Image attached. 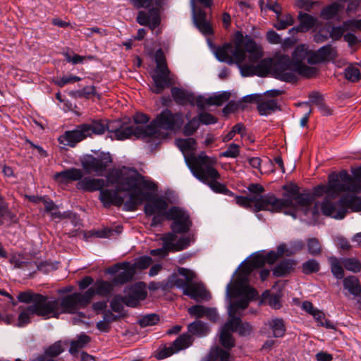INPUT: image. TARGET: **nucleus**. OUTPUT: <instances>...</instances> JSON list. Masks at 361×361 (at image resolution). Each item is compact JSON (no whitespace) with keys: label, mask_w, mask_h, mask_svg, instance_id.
<instances>
[{"label":"nucleus","mask_w":361,"mask_h":361,"mask_svg":"<svg viewBox=\"0 0 361 361\" xmlns=\"http://www.w3.org/2000/svg\"><path fill=\"white\" fill-rule=\"evenodd\" d=\"M283 197L278 198L273 194L261 195L259 197L250 196H235V202L247 209L257 212L265 210L271 212H283L296 218L297 213L301 212L305 216H311L312 220L316 216V188L312 192L307 190L300 191V187L293 183L283 185Z\"/></svg>","instance_id":"1"},{"label":"nucleus","mask_w":361,"mask_h":361,"mask_svg":"<svg viewBox=\"0 0 361 361\" xmlns=\"http://www.w3.org/2000/svg\"><path fill=\"white\" fill-rule=\"evenodd\" d=\"M215 55L220 61L238 64L243 77H266L273 71V59L259 61L263 56L261 47L250 36H243L240 32H236L233 44L226 43L217 47Z\"/></svg>","instance_id":"2"},{"label":"nucleus","mask_w":361,"mask_h":361,"mask_svg":"<svg viewBox=\"0 0 361 361\" xmlns=\"http://www.w3.org/2000/svg\"><path fill=\"white\" fill-rule=\"evenodd\" d=\"M185 161L193 176L200 181L207 183L215 192L231 195L226 185L219 183L220 174L214 168L217 159L207 156L204 152L196 155L194 153L185 157Z\"/></svg>","instance_id":"3"},{"label":"nucleus","mask_w":361,"mask_h":361,"mask_svg":"<svg viewBox=\"0 0 361 361\" xmlns=\"http://www.w3.org/2000/svg\"><path fill=\"white\" fill-rule=\"evenodd\" d=\"M106 178L109 185H115L118 191L130 192V194L141 190L138 186L150 191L157 190V185L154 181L142 176L132 174L126 168L112 169L108 173Z\"/></svg>","instance_id":"4"},{"label":"nucleus","mask_w":361,"mask_h":361,"mask_svg":"<svg viewBox=\"0 0 361 361\" xmlns=\"http://www.w3.org/2000/svg\"><path fill=\"white\" fill-rule=\"evenodd\" d=\"M144 201L147 203L144 207V212L146 216H152L157 213L167 212L169 204L164 197L152 196L149 192L142 190L129 194V200L124 204V209L128 212H134L138 205Z\"/></svg>","instance_id":"5"},{"label":"nucleus","mask_w":361,"mask_h":361,"mask_svg":"<svg viewBox=\"0 0 361 361\" xmlns=\"http://www.w3.org/2000/svg\"><path fill=\"white\" fill-rule=\"evenodd\" d=\"M154 130L152 126H135L130 122L115 120L109 121L108 132L111 140H124L133 136L137 139L150 137Z\"/></svg>","instance_id":"6"},{"label":"nucleus","mask_w":361,"mask_h":361,"mask_svg":"<svg viewBox=\"0 0 361 361\" xmlns=\"http://www.w3.org/2000/svg\"><path fill=\"white\" fill-rule=\"evenodd\" d=\"M292 59L295 64V72L299 75L310 78L316 73V68L305 64L307 61L310 65L316 64V51L310 49L305 44L295 47L292 54Z\"/></svg>","instance_id":"7"},{"label":"nucleus","mask_w":361,"mask_h":361,"mask_svg":"<svg viewBox=\"0 0 361 361\" xmlns=\"http://www.w3.org/2000/svg\"><path fill=\"white\" fill-rule=\"evenodd\" d=\"M155 61L157 64L156 73L152 75L154 82L153 92L160 94L172 83L171 79L169 77L170 71L167 67L166 57L161 49L157 50Z\"/></svg>","instance_id":"8"},{"label":"nucleus","mask_w":361,"mask_h":361,"mask_svg":"<svg viewBox=\"0 0 361 361\" xmlns=\"http://www.w3.org/2000/svg\"><path fill=\"white\" fill-rule=\"evenodd\" d=\"M93 298V291L88 289L84 293H74L59 299V312L74 314L79 309L85 308Z\"/></svg>","instance_id":"9"},{"label":"nucleus","mask_w":361,"mask_h":361,"mask_svg":"<svg viewBox=\"0 0 361 361\" xmlns=\"http://www.w3.org/2000/svg\"><path fill=\"white\" fill-rule=\"evenodd\" d=\"M183 123V116L181 113L173 114L171 110L166 109L163 110L157 118L147 126H152L154 128V133L152 137L155 136L159 128L166 130H173L179 128Z\"/></svg>","instance_id":"10"},{"label":"nucleus","mask_w":361,"mask_h":361,"mask_svg":"<svg viewBox=\"0 0 361 361\" xmlns=\"http://www.w3.org/2000/svg\"><path fill=\"white\" fill-rule=\"evenodd\" d=\"M273 72L275 77L282 81L292 83L298 81L295 64L288 55H281L273 60Z\"/></svg>","instance_id":"11"},{"label":"nucleus","mask_w":361,"mask_h":361,"mask_svg":"<svg viewBox=\"0 0 361 361\" xmlns=\"http://www.w3.org/2000/svg\"><path fill=\"white\" fill-rule=\"evenodd\" d=\"M167 220L173 221L171 229L173 233L179 234L188 232L192 226V221L189 214L184 209L173 206L165 212Z\"/></svg>","instance_id":"12"},{"label":"nucleus","mask_w":361,"mask_h":361,"mask_svg":"<svg viewBox=\"0 0 361 361\" xmlns=\"http://www.w3.org/2000/svg\"><path fill=\"white\" fill-rule=\"evenodd\" d=\"M29 311L35 315L49 318L51 314L59 312V299L49 300L47 296L39 294L35 303L29 306Z\"/></svg>","instance_id":"13"},{"label":"nucleus","mask_w":361,"mask_h":361,"mask_svg":"<svg viewBox=\"0 0 361 361\" xmlns=\"http://www.w3.org/2000/svg\"><path fill=\"white\" fill-rule=\"evenodd\" d=\"M341 180L336 178H331L326 188L327 195L330 197L338 195L342 192H355L356 185L352 177L346 171H342L339 173Z\"/></svg>","instance_id":"14"},{"label":"nucleus","mask_w":361,"mask_h":361,"mask_svg":"<svg viewBox=\"0 0 361 361\" xmlns=\"http://www.w3.org/2000/svg\"><path fill=\"white\" fill-rule=\"evenodd\" d=\"M321 210L324 215L331 217L335 219L341 220L347 214L343 196L342 195L338 200H335L326 195L321 204Z\"/></svg>","instance_id":"15"},{"label":"nucleus","mask_w":361,"mask_h":361,"mask_svg":"<svg viewBox=\"0 0 361 361\" xmlns=\"http://www.w3.org/2000/svg\"><path fill=\"white\" fill-rule=\"evenodd\" d=\"M111 161L109 154H102L97 157L88 155L82 161V166L87 173L93 172L97 176H102Z\"/></svg>","instance_id":"16"},{"label":"nucleus","mask_w":361,"mask_h":361,"mask_svg":"<svg viewBox=\"0 0 361 361\" xmlns=\"http://www.w3.org/2000/svg\"><path fill=\"white\" fill-rule=\"evenodd\" d=\"M164 0H154L153 5L147 11L138 12L136 20L141 25H148L152 30L155 29L160 23L159 8L163 6Z\"/></svg>","instance_id":"17"},{"label":"nucleus","mask_w":361,"mask_h":361,"mask_svg":"<svg viewBox=\"0 0 361 361\" xmlns=\"http://www.w3.org/2000/svg\"><path fill=\"white\" fill-rule=\"evenodd\" d=\"M110 274H116L113 279L116 284H124L131 281L135 274V267L128 262L117 263L108 269Z\"/></svg>","instance_id":"18"},{"label":"nucleus","mask_w":361,"mask_h":361,"mask_svg":"<svg viewBox=\"0 0 361 361\" xmlns=\"http://www.w3.org/2000/svg\"><path fill=\"white\" fill-rule=\"evenodd\" d=\"M192 18L198 30L204 35H209L213 33L212 25L207 20V13L201 8L195 6V0L191 1Z\"/></svg>","instance_id":"19"},{"label":"nucleus","mask_w":361,"mask_h":361,"mask_svg":"<svg viewBox=\"0 0 361 361\" xmlns=\"http://www.w3.org/2000/svg\"><path fill=\"white\" fill-rule=\"evenodd\" d=\"M117 187L116 190L104 189V188L99 190V199L103 204L104 207H109L111 205L116 207H121L122 204L124 205L123 198L118 195Z\"/></svg>","instance_id":"20"},{"label":"nucleus","mask_w":361,"mask_h":361,"mask_svg":"<svg viewBox=\"0 0 361 361\" xmlns=\"http://www.w3.org/2000/svg\"><path fill=\"white\" fill-rule=\"evenodd\" d=\"M87 136L84 132L82 125H78L73 130L66 131L65 133L60 136L59 141L60 143H63L69 147H73L75 145L83 140L86 139Z\"/></svg>","instance_id":"21"},{"label":"nucleus","mask_w":361,"mask_h":361,"mask_svg":"<svg viewBox=\"0 0 361 361\" xmlns=\"http://www.w3.org/2000/svg\"><path fill=\"white\" fill-rule=\"evenodd\" d=\"M109 121L104 119H92L89 123H82L84 132L87 137L103 135L109 130Z\"/></svg>","instance_id":"22"},{"label":"nucleus","mask_w":361,"mask_h":361,"mask_svg":"<svg viewBox=\"0 0 361 361\" xmlns=\"http://www.w3.org/2000/svg\"><path fill=\"white\" fill-rule=\"evenodd\" d=\"M77 188L87 192L100 190V189L109 185L107 179L92 178L85 177L78 180Z\"/></svg>","instance_id":"23"},{"label":"nucleus","mask_w":361,"mask_h":361,"mask_svg":"<svg viewBox=\"0 0 361 361\" xmlns=\"http://www.w3.org/2000/svg\"><path fill=\"white\" fill-rule=\"evenodd\" d=\"M231 97V94L228 92H224L219 94L209 97L208 98L204 97L202 95H198L197 101V106L201 109H204L205 106L216 105L221 106L224 103L227 102Z\"/></svg>","instance_id":"24"},{"label":"nucleus","mask_w":361,"mask_h":361,"mask_svg":"<svg viewBox=\"0 0 361 361\" xmlns=\"http://www.w3.org/2000/svg\"><path fill=\"white\" fill-rule=\"evenodd\" d=\"M171 95L174 101L180 105L185 106L190 104L191 106L195 104L197 106L198 96H195L192 92L178 87H173L171 89Z\"/></svg>","instance_id":"25"},{"label":"nucleus","mask_w":361,"mask_h":361,"mask_svg":"<svg viewBox=\"0 0 361 361\" xmlns=\"http://www.w3.org/2000/svg\"><path fill=\"white\" fill-rule=\"evenodd\" d=\"M184 295L189 296L190 298L199 300H208L210 297L209 293L206 290L202 283L190 282L189 286L184 290Z\"/></svg>","instance_id":"26"},{"label":"nucleus","mask_w":361,"mask_h":361,"mask_svg":"<svg viewBox=\"0 0 361 361\" xmlns=\"http://www.w3.org/2000/svg\"><path fill=\"white\" fill-rule=\"evenodd\" d=\"M226 327L230 328L233 332H238L243 336L250 335L252 331V328L249 323H243L240 318L237 317H230L226 322Z\"/></svg>","instance_id":"27"},{"label":"nucleus","mask_w":361,"mask_h":361,"mask_svg":"<svg viewBox=\"0 0 361 361\" xmlns=\"http://www.w3.org/2000/svg\"><path fill=\"white\" fill-rule=\"evenodd\" d=\"M82 177L83 173L82 170L76 168H71L56 173L54 175L55 180L62 183L77 181L80 180Z\"/></svg>","instance_id":"28"},{"label":"nucleus","mask_w":361,"mask_h":361,"mask_svg":"<svg viewBox=\"0 0 361 361\" xmlns=\"http://www.w3.org/2000/svg\"><path fill=\"white\" fill-rule=\"evenodd\" d=\"M254 269V267L249 260L243 262L240 265L239 275L235 279L233 284H232V288L236 290L237 286H243V285L247 283L248 276Z\"/></svg>","instance_id":"29"},{"label":"nucleus","mask_w":361,"mask_h":361,"mask_svg":"<svg viewBox=\"0 0 361 361\" xmlns=\"http://www.w3.org/2000/svg\"><path fill=\"white\" fill-rule=\"evenodd\" d=\"M227 293L230 297H234L238 295H245L249 301L255 299L257 295V291L254 288L245 283L243 286H237L236 290L232 288V285L229 284L227 287Z\"/></svg>","instance_id":"30"},{"label":"nucleus","mask_w":361,"mask_h":361,"mask_svg":"<svg viewBox=\"0 0 361 361\" xmlns=\"http://www.w3.org/2000/svg\"><path fill=\"white\" fill-rule=\"evenodd\" d=\"M178 272L180 276H183L185 279L176 278L174 280L173 283L176 287L183 289V290L184 291L185 289H186L187 287L189 286L190 282H192V280L195 278V274L191 270L183 267L179 268Z\"/></svg>","instance_id":"31"},{"label":"nucleus","mask_w":361,"mask_h":361,"mask_svg":"<svg viewBox=\"0 0 361 361\" xmlns=\"http://www.w3.org/2000/svg\"><path fill=\"white\" fill-rule=\"evenodd\" d=\"M18 221L15 214L8 207L6 202H0V226L4 224H13Z\"/></svg>","instance_id":"32"},{"label":"nucleus","mask_w":361,"mask_h":361,"mask_svg":"<svg viewBox=\"0 0 361 361\" xmlns=\"http://www.w3.org/2000/svg\"><path fill=\"white\" fill-rule=\"evenodd\" d=\"M298 20H300V24L294 28L297 32H307L316 24V18L306 13L300 12Z\"/></svg>","instance_id":"33"},{"label":"nucleus","mask_w":361,"mask_h":361,"mask_svg":"<svg viewBox=\"0 0 361 361\" xmlns=\"http://www.w3.org/2000/svg\"><path fill=\"white\" fill-rule=\"evenodd\" d=\"M279 109L275 99L262 100L257 103V110L261 116H267Z\"/></svg>","instance_id":"34"},{"label":"nucleus","mask_w":361,"mask_h":361,"mask_svg":"<svg viewBox=\"0 0 361 361\" xmlns=\"http://www.w3.org/2000/svg\"><path fill=\"white\" fill-rule=\"evenodd\" d=\"M90 341V336L85 333L80 334L75 339L71 341L69 353L73 355H75L80 349L85 348Z\"/></svg>","instance_id":"35"},{"label":"nucleus","mask_w":361,"mask_h":361,"mask_svg":"<svg viewBox=\"0 0 361 361\" xmlns=\"http://www.w3.org/2000/svg\"><path fill=\"white\" fill-rule=\"evenodd\" d=\"M272 331V336L275 338L283 337L286 332L284 322L282 319L274 318L269 320L266 324Z\"/></svg>","instance_id":"36"},{"label":"nucleus","mask_w":361,"mask_h":361,"mask_svg":"<svg viewBox=\"0 0 361 361\" xmlns=\"http://www.w3.org/2000/svg\"><path fill=\"white\" fill-rule=\"evenodd\" d=\"M336 57V50L331 44L323 46L317 49V63L330 61Z\"/></svg>","instance_id":"37"},{"label":"nucleus","mask_w":361,"mask_h":361,"mask_svg":"<svg viewBox=\"0 0 361 361\" xmlns=\"http://www.w3.org/2000/svg\"><path fill=\"white\" fill-rule=\"evenodd\" d=\"M295 262L291 259H284L273 269V274L276 277L285 276L293 270Z\"/></svg>","instance_id":"38"},{"label":"nucleus","mask_w":361,"mask_h":361,"mask_svg":"<svg viewBox=\"0 0 361 361\" xmlns=\"http://www.w3.org/2000/svg\"><path fill=\"white\" fill-rule=\"evenodd\" d=\"M93 291V297L97 294L100 296H108L113 290V286L109 281L99 280L97 281L94 286L90 288Z\"/></svg>","instance_id":"39"},{"label":"nucleus","mask_w":361,"mask_h":361,"mask_svg":"<svg viewBox=\"0 0 361 361\" xmlns=\"http://www.w3.org/2000/svg\"><path fill=\"white\" fill-rule=\"evenodd\" d=\"M343 286L353 295L357 296L361 293L359 279L355 276H349L344 278Z\"/></svg>","instance_id":"40"},{"label":"nucleus","mask_w":361,"mask_h":361,"mask_svg":"<svg viewBox=\"0 0 361 361\" xmlns=\"http://www.w3.org/2000/svg\"><path fill=\"white\" fill-rule=\"evenodd\" d=\"M343 196L347 213L348 210L353 212H361V197L349 194L343 195Z\"/></svg>","instance_id":"41"},{"label":"nucleus","mask_w":361,"mask_h":361,"mask_svg":"<svg viewBox=\"0 0 361 361\" xmlns=\"http://www.w3.org/2000/svg\"><path fill=\"white\" fill-rule=\"evenodd\" d=\"M329 262L330 263V268L332 274L337 279H342L344 278L345 273L344 269L343 268V265L342 264V258L338 259L336 257H330L329 258Z\"/></svg>","instance_id":"42"},{"label":"nucleus","mask_w":361,"mask_h":361,"mask_svg":"<svg viewBox=\"0 0 361 361\" xmlns=\"http://www.w3.org/2000/svg\"><path fill=\"white\" fill-rule=\"evenodd\" d=\"M188 331L191 336H204L209 332V329L204 322L197 320L188 324Z\"/></svg>","instance_id":"43"},{"label":"nucleus","mask_w":361,"mask_h":361,"mask_svg":"<svg viewBox=\"0 0 361 361\" xmlns=\"http://www.w3.org/2000/svg\"><path fill=\"white\" fill-rule=\"evenodd\" d=\"M193 343L192 336L189 334H183L180 335L172 343L176 352L185 349L190 346Z\"/></svg>","instance_id":"44"},{"label":"nucleus","mask_w":361,"mask_h":361,"mask_svg":"<svg viewBox=\"0 0 361 361\" xmlns=\"http://www.w3.org/2000/svg\"><path fill=\"white\" fill-rule=\"evenodd\" d=\"M229 331H231V329L226 327V322L221 329L219 338L221 344L228 350L231 349L235 345L234 338Z\"/></svg>","instance_id":"45"},{"label":"nucleus","mask_w":361,"mask_h":361,"mask_svg":"<svg viewBox=\"0 0 361 361\" xmlns=\"http://www.w3.org/2000/svg\"><path fill=\"white\" fill-rule=\"evenodd\" d=\"M64 350L65 348L63 347V342L61 341H58L46 348L42 355L46 357L55 359L64 352Z\"/></svg>","instance_id":"46"},{"label":"nucleus","mask_w":361,"mask_h":361,"mask_svg":"<svg viewBox=\"0 0 361 361\" xmlns=\"http://www.w3.org/2000/svg\"><path fill=\"white\" fill-rule=\"evenodd\" d=\"M342 264L346 270L353 273H358L361 271V262L356 257L342 258Z\"/></svg>","instance_id":"47"},{"label":"nucleus","mask_w":361,"mask_h":361,"mask_svg":"<svg viewBox=\"0 0 361 361\" xmlns=\"http://www.w3.org/2000/svg\"><path fill=\"white\" fill-rule=\"evenodd\" d=\"M126 293L132 295L135 298H137L140 301L145 300L147 296V292L142 283H137L132 285L126 291Z\"/></svg>","instance_id":"48"},{"label":"nucleus","mask_w":361,"mask_h":361,"mask_svg":"<svg viewBox=\"0 0 361 361\" xmlns=\"http://www.w3.org/2000/svg\"><path fill=\"white\" fill-rule=\"evenodd\" d=\"M176 145L183 152H185L195 150L197 142L192 137L186 139L180 138L176 140Z\"/></svg>","instance_id":"49"},{"label":"nucleus","mask_w":361,"mask_h":361,"mask_svg":"<svg viewBox=\"0 0 361 361\" xmlns=\"http://www.w3.org/2000/svg\"><path fill=\"white\" fill-rule=\"evenodd\" d=\"M249 300L245 298H240V300L233 302L230 304L228 308V314L230 317H235L238 310H245L249 305Z\"/></svg>","instance_id":"50"},{"label":"nucleus","mask_w":361,"mask_h":361,"mask_svg":"<svg viewBox=\"0 0 361 361\" xmlns=\"http://www.w3.org/2000/svg\"><path fill=\"white\" fill-rule=\"evenodd\" d=\"M344 77L346 80L355 82L360 80L361 74L360 70L353 66H348L345 68L343 72Z\"/></svg>","instance_id":"51"},{"label":"nucleus","mask_w":361,"mask_h":361,"mask_svg":"<svg viewBox=\"0 0 361 361\" xmlns=\"http://www.w3.org/2000/svg\"><path fill=\"white\" fill-rule=\"evenodd\" d=\"M281 14L277 16V22L275 23L274 27L279 30H284L288 26L292 25L294 23V20L293 16L290 14H286L283 16H280Z\"/></svg>","instance_id":"52"},{"label":"nucleus","mask_w":361,"mask_h":361,"mask_svg":"<svg viewBox=\"0 0 361 361\" xmlns=\"http://www.w3.org/2000/svg\"><path fill=\"white\" fill-rule=\"evenodd\" d=\"M177 233L169 232L164 235H163L160 239L164 243V246L167 248L169 251L174 252L176 247V243L174 241L177 239V235H176Z\"/></svg>","instance_id":"53"},{"label":"nucleus","mask_w":361,"mask_h":361,"mask_svg":"<svg viewBox=\"0 0 361 361\" xmlns=\"http://www.w3.org/2000/svg\"><path fill=\"white\" fill-rule=\"evenodd\" d=\"M339 11V5L338 4H332L326 6L321 11V16L326 20H330L335 17Z\"/></svg>","instance_id":"54"},{"label":"nucleus","mask_w":361,"mask_h":361,"mask_svg":"<svg viewBox=\"0 0 361 361\" xmlns=\"http://www.w3.org/2000/svg\"><path fill=\"white\" fill-rule=\"evenodd\" d=\"M159 321V316L157 314H149L140 319L138 324L141 327L153 326Z\"/></svg>","instance_id":"55"},{"label":"nucleus","mask_w":361,"mask_h":361,"mask_svg":"<svg viewBox=\"0 0 361 361\" xmlns=\"http://www.w3.org/2000/svg\"><path fill=\"white\" fill-rule=\"evenodd\" d=\"M200 127L199 121L197 118L194 117L190 119L183 128V134L185 136L192 135Z\"/></svg>","instance_id":"56"},{"label":"nucleus","mask_w":361,"mask_h":361,"mask_svg":"<svg viewBox=\"0 0 361 361\" xmlns=\"http://www.w3.org/2000/svg\"><path fill=\"white\" fill-rule=\"evenodd\" d=\"M240 154V147L238 145L231 143L228 145V149L220 154V157L236 158Z\"/></svg>","instance_id":"57"},{"label":"nucleus","mask_w":361,"mask_h":361,"mask_svg":"<svg viewBox=\"0 0 361 361\" xmlns=\"http://www.w3.org/2000/svg\"><path fill=\"white\" fill-rule=\"evenodd\" d=\"M38 295L39 293H35L32 291H24L19 293L18 300L20 302L34 304Z\"/></svg>","instance_id":"58"},{"label":"nucleus","mask_w":361,"mask_h":361,"mask_svg":"<svg viewBox=\"0 0 361 361\" xmlns=\"http://www.w3.org/2000/svg\"><path fill=\"white\" fill-rule=\"evenodd\" d=\"M196 118H197L200 125H210L217 122V118L207 112H200Z\"/></svg>","instance_id":"59"},{"label":"nucleus","mask_w":361,"mask_h":361,"mask_svg":"<svg viewBox=\"0 0 361 361\" xmlns=\"http://www.w3.org/2000/svg\"><path fill=\"white\" fill-rule=\"evenodd\" d=\"M152 263V259L149 256H142L138 258L131 266L136 269H145Z\"/></svg>","instance_id":"60"},{"label":"nucleus","mask_w":361,"mask_h":361,"mask_svg":"<svg viewBox=\"0 0 361 361\" xmlns=\"http://www.w3.org/2000/svg\"><path fill=\"white\" fill-rule=\"evenodd\" d=\"M35 315L32 312L29 311V306L20 313L18 319V326H24L30 322V316Z\"/></svg>","instance_id":"61"},{"label":"nucleus","mask_w":361,"mask_h":361,"mask_svg":"<svg viewBox=\"0 0 361 361\" xmlns=\"http://www.w3.org/2000/svg\"><path fill=\"white\" fill-rule=\"evenodd\" d=\"M317 111L322 114V116H327L332 114V109L328 106L323 101L322 95L317 94Z\"/></svg>","instance_id":"62"},{"label":"nucleus","mask_w":361,"mask_h":361,"mask_svg":"<svg viewBox=\"0 0 361 361\" xmlns=\"http://www.w3.org/2000/svg\"><path fill=\"white\" fill-rule=\"evenodd\" d=\"M80 80H81V78L80 77L69 75L63 76V77L57 79L55 81V84L56 85H58L59 87H62L67 84L73 83L75 82H78Z\"/></svg>","instance_id":"63"},{"label":"nucleus","mask_w":361,"mask_h":361,"mask_svg":"<svg viewBox=\"0 0 361 361\" xmlns=\"http://www.w3.org/2000/svg\"><path fill=\"white\" fill-rule=\"evenodd\" d=\"M194 238L190 235L180 238L176 243L175 251H180L186 249Z\"/></svg>","instance_id":"64"}]
</instances>
